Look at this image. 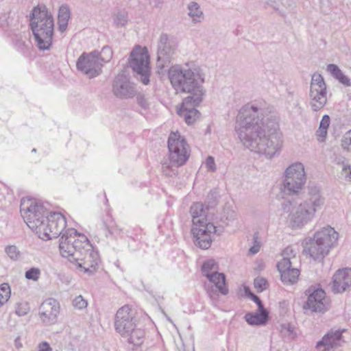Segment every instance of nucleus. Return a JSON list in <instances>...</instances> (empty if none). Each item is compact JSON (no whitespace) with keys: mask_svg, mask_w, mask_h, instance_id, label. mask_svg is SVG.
<instances>
[{"mask_svg":"<svg viewBox=\"0 0 351 351\" xmlns=\"http://www.w3.org/2000/svg\"><path fill=\"white\" fill-rule=\"evenodd\" d=\"M43 228V232H40L39 237L43 240H49L53 238H57L60 234L62 235V232L66 228V222L64 217L59 213H53L47 217Z\"/></svg>","mask_w":351,"mask_h":351,"instance_id":"nucleus-15","label":"nucleus"},{"mask_svg":"<svg viewBox=\"0 0 351 351\" xmlns=\"http://www.w3.org/2000/svg\"><path fill=\"white\" fill-rule=\"evenodd\" d=\"M19 339V338H16L15 340V346L17 348H19L22 346L21 343L18 341Z\"/></svg>","mask_w":351,"mask_h":351,"instance_id":"nucleus-52","label":"nucleus"},{"mask_svg":"<svg viewBox=\"0 0 351 351\" xmlns=\"http://www.w3.org/2000/svg\"><path fill=\"white\" fill-rule=\"evenodd\" d=\"M351 285V269H339L332 277V290L342 293Z\"/></svg>","mask_w":351,"mask_h":351,"instance_id":"nucleus-25","label":"nucleus"},{"mask_svg":"<svg viewBox=\"0 0 351 351\" xmlns=\"http://www.w3.org/2000/svg\"><path fill=\"white\" fill-rule=\"evenodd\" d=\"M21 213L25 222L29 228L39 236L43 232V225L46 221L47 211L44 206L31 199L23 198L21 202Z\"/></svg>","mask_w":351,"mask_h":351,"instance_id":"nucleus-8","label":"nucleus"},{"mask_svg":"<svg viewBox=\"0 0 351 351\" xmlns=\"http://www.w3.org/2000/svg\"><path fill=\"white\" fill-rule=\"evenodd\" d=\"M170 162L162 165V172L167 176H173L177 173L176 167L185 164L190 156V147L185 138L178 132H172L168 138Z\"/></svg>","mask_w":351,"mask_h":351,"instance_id":"nucleus-7","label":"nucleus"},{"mask_svg":"<svg viewBox=\"0 0 351 351\" xmlns=\"http://www.w3.org/2000/svg\"><path fill=\"white\" fill-rule=\"evenodd\" d=\"M30 26L36 45L40 50L50 49L53 35L54 21L51 13L45 5L34 8L29 15Z\"/></svg>","mask_w":351,"mask_h":351,"instance_id":"nucleus-4","label":"nucleus"},{"mask_svg":"<svg viewBox=\"0 0 351 351\" xmlns=\"http://www.w3.org/2000/svg\"><path fill=\"white\" fill-rule=\"evenodd\" d=\"M112 57V51L108 46H105L99 53V60L101 63L109 62Z\"/></svg>","mask_w":351,"mask_h":351,"instance_id":"nucleus-37","label":"nucleus"},{"mask_svg":"<svg viewBox=\"0 0 351 351\" xmlns=\"http://www.w3.org/2000/svg\"><path fill=\"white\" fill-rule=\"evenodd\" d=\"M254 287L258 292H262L267 289V282L262 277H257L254 279Z\"/></svg>","mask_w":351,"mask_h":351,"instance_id":"nucleus-42","label":"nucleus"},{"mask_svg":"<svg viewBox=\"0 0 351 351\" xmlns=\"http://www.w3.org/2000/svg\"><path fill=\"white\" fill-rule=\"evenodd\" d=\"M343 330H331L316 344L319 351H329L341 346Z\"/></svg>","mask_w":351,"mask_h":351,"instance_id":"nucleus-21","label":"nucleus"},{"mask_svg":"<svg viewBox=\"0 0 351 351\" xmlns=\"http://www.w3.org/2000/svg\"><path fill=\"white\" fill-rule=\"evenodd\" d=\"M32 152H36V149H32Z\"/></svg>","mask_w":351,"mask_h":351,"instance_id":"nucleus-53","label":"nucleus"},{"mask_svg":"<svg viewBox=\"0 0 351 351\" xmlns=\"http://www.w3.org/2000/svg\"><path fill=\"white\" fill-rule=\"evenodd\" d=\"M280 331L282 336L289 338H293L295 335V327L289 323L281 324Z\"/></svg>","mask_w":351,"mask_h":351,"instance_id":"nucleus-35","label":"nucleus"},{"mask_svg":"<svg viewBox=\"0 0 351 351\" xmlns=\"http://www.w3.org/2000/svg\"><path fill=\"white\" fill-rule=\"evenodd\" d=\"M341 147L343 149L351 152V130L346 132L341 140Z\"/></svg>","mask_w":351,"mask_h":351,"instance_id":"nucleus-40","label":"nucleus"},{"mask_svg":"<svg viewBox=\"0 0 351 351\" xmlns=\"http://www.w3.org/2000/svg\"><path fill=\"white\" fill-rule=\"evenodd\" d=\"M280 4L282 6V12L283 11V8H290L292 6L293 1V0H280Z\"/></svg>","mask_w":351,"mask_h":351,"instance_id":"nucleus-51","label":"nucleus"},{"mask_svg":"<svg viewBox=\"0 0 351 351\" xmlns=\"http://www.w3.org/2000/svg\"><path fill=\"white\" fill-rule=\"evenodd\" d=\"M308 195V199L300 202L293 199L282 204V209L288 213V221L293 228L301 229L311 222L316 213L325 205V197L317 186L310 187Z\"/></svg>","mask_w":351,"mask_h":351,"instance_id":"nucleus-3","label":"nucleus"},{"mask_svg":"<svg viewBox=\"0 0 351 351\" xmlns=\"http://www.w3.org/2000/svg\"><path fill=\"white\" fill-rule=\"evenodd\" d=\"M76 66L80 71L93 78L101 73L103 64L99 60V52L93 51L89 53H83L79 57Z\"/></svg>","mask_w":351,"mask_h":351,"instance_id":"nucleus-14","label":"nucleus"},{"mask_svg":"<svg viewBox=\"0 0 351 351\" xmlns=\"http://www.w3.org/2000/svg\"><path fill=\"white\" fill-rule=\"evenodd\" d=\"M206 277L210 282L213 284V286L207 291L211 299L215 298L218 295L217 292L224 295L228 294V289L226 285V277L223 273L213 271L211 274H208Z\"/></svg>","mask_w":351,"mask_h":351,"instance_id":"nucleus-22","label":"nucleus"},{"mask_svg":"<svg viewBox=\"0 0 351 351\" xmlns=\"http://www.w3.org/2000/svg\"><path fill=\"white\" fill-rule=\"evenodd\" d=\"M190 212L193 221L191 232L195 243L202 249H208L213 241V235L217 232V228L207 221L206 212L202 204H193Z\"/></svg>","mask_w":351,"mask_h":351,"instance_id":"nucleus-6","label":"nucleus"},{"mask_svg":"<svg viewBox=\"0 0 351 351\" xmlns=\"http://www.w3.org/2000/svg\"><path fill=\"white\" fill-rule=\"evenodd\" d=\"M169 78L172 87L178 93H187L185 104L198 102L206 95L204 86L205 74L200 66L194 64L176 65L169 70Z\"/></svg>","mask_w":351,"mask_h":351,"instance_id":"nucleus-2","label":"nucleus"},{"mask_svg":"<svg viewBox=\"0 0 351 351\" xmlns=\"http://www.w3.org/2000/svg\"><path fill=\"white\" fill-rule=\"evenodd\" d=\"M281 256L282 259L277 263L281 280L285 285H293L300 276L299 269L294 267L300 262L298 252L293 246H287L282 252Z\"/></svg>","mask_w":351,"mask_h":351,"instance_id":"nucleus-9","label":"nucleus"},{"mask_svg":"<svg viewBox=\"0 0 351 351\" xmlns=\"http://www.w3.org/2000/svg\"><path fill=\"white\" fill-rule=\"evenodd\" d=\"M38 351H52V348L46 341H43L38 345Z\"/></svg>","mask_w":351,"mask_h":351,"instance_id":"nucleus-49","label":"nucleus"},{"mask_svg":"<svg viewBox=\"0 0 351 351\" xmlns=\"http://www.w3.org/2000/svg\"><path fill=\"white\" fill-rule=\"evenodd\" d=\"M218 265L213 259L208 260L202 265V271L204 276L211 274L213 271H217Z\"/></svg>","mask_w":351,"mask_h":351,"instance_id":"nucleus-33","label":"nucleus"},{"mask_svg":"<svg viewBox=\"0 0 351 351\" xmlns=\"http://www.w3.org/2000/svg\"><path fill=\"white\" fill-rule=\"evenodd\" d=\"M112 93L118 98L129 99L136 95V90L126 75L119 74L112 82Z\"/></svg>","mask_w":351,"mask_h":351,"instance_id":"nucleus-18","label":"nucleus"},{"mask_svg":"<svg viewBox=\"0 0 351 351\" xmlns=\"http://www.w3.org/2000/svg\"><path fill=\"white\" fill-rule=\"evenodd\" d=\"M188 15L195 23H200L204 19L203 12L199 5L195 1H191L187 5Z\"/></svg>","mask_w":351,"mask_h":351,"instance_id":"nucleus-29","label":"nucleus"},{"mask_svg":"<svg viewBox=\"0 0 351 351\" xmlns=\"http://www.w3.org/2000/svg\"><path fill=\"white\" fill-rule=\"evenodd\" d=\"M80 254L79 258L74 259L73 262L76 263L77 267L85 272L95 270L98 263V254L93 250L88 240L80 250Z\"/></svg>","mask_w":351,"mask_h":351,"instance_id":"nucleus-17","label":"nucleus"},{"mask_svg":"<svg viewBox=\"0 0 351 351\" xmlns=\"http://www.w3.org/2000/svg\"><path fill=\"white\" fill-rule=\"evenodd\" d=\"M205 165L209 171L214 172L216 171L217 167L213 156H208L205 162Z\"/></svg>","mask_w":351,"mask_h":351,"instance_id":"nucleus-46","label":"nucleus"},{"mask_svg":"<svg viewBox=\"0 0 351 351\" xmlns=\"http://www.w3.org/2000/svg\"><path fill=\"white\" fill-rule=\"evenodd\" d=\"M236 214L232 207L229 204H225L221 213V220L227 222L233 220Z\"/></svg>","mask_w":351,"mask_h":351,"instance_id":"nucleus-34","label":"nucleus"},{"mask_svg":"<svg viewBox=\"0 0 351 351\" xmlns=\"http://www.w3.org/2000/svg\"><path fill=\"white\" fill-rule=\"evenodd\" d=\"M5 252L8 256L14 261H17L21 256V253L15 245H10L5 248Z\"/></svg>","mask_w":351,"mask_h":351,"instance_id":"nucleus-39","label":"nucleus"},{"mask_svg":"<svg viewBox=\"0 0 351 351\" xmlns=\"http://www.w3.org/2000/svg\"><path fill=\"white\" fill-rule=\"evenodd\" d=\"M269 318L268 312L248 313L245 315V319L250 325L261 326L265 325Z\"/></svg>","mask_w":351,"mask_h":351,"instance_id":"nucleus-28","label":"nucleus"},{"mask_svg":"<svg viewBox=\"0 0 351 351\" xmlns=\"http://www.w3.org/2000/svg\"><path fill=\"white\" fill-rule=\"evenodd\" d=\"M204 97L201 98V100L198 102H187L185 104V99H183L181 106L178 108V114L184 119L185 122L188 125L193 124L199 117V112L195 109L196 106H198L203 101Z\"/></svg>","mask_w":351,"mask_h":351,"instance_id":"nucleus-23","label":"nucleus"},{"mask_svg":"<svg viewBox=\"0 0 351 351\" xmlns=\"http://www.w3.org/2000/svg\"><path fill=\"white\" fill-rule=\"evenodd\" d=\"M258 234L257 233L254 234V235H253V245L249 249V253L250 254L254 255L259 252L260 248H261V243L258 241Z\"/></svg>","mask_w":351,"mask_h":351,"instance_id":"nucleus-44","label":"nucleus"},{"mask_svg":"<svg viewBox=\"0 0 351 351\" xmlns=\"http://www.w3.org/2000/svg\"><path fill=\"white\" fill-rule=\"evenodd\" d=\"M327 103V88L323 76L313 73L311 77L309 105L313 111L322 109Z\"/></svg>","mask_w":351,"mask_h":351,"instance_id":"nucleus-13","label":"nucleus"},{"mask_svg":"<svg viewBox=\"0 0 351 351\" xmlns=\"http://www.w3.org/2000/svg\"><path fill=\"white\" fill-rule=\"evenodd\" d=\"M41 275V271L38 267H32L27 270L25 273V277L26 279L37 282Z\"/></svg>","mask_w":351,"mask_h":351,"instance_id":"nucleus-36","label":"nucleus"},{"mask_svg":"<svg viewBox=\"0 0 351 351\" xmlns=\"http://www.w3.org/2000/svg\"><path fill=\"white\" fill-rule=\"evenodd\" d=\"M326 71L339 83L346 87L351 86V80L341 69L335 64H329L326 66Z\"/></svg>","mask_w":351,"mask_h":351,"instance_id":"nucleus-27","label":"nucleus"},{"mask_svg":"<svg viewBox=\"0 0 351 351\" xmlns=\"http://www.w3.org/2000/svg\"><path fill=\"white\" fill-rule=\"evenodd\" d=\"M70 15L69 8L66 5H62L59 9L58 16V29L61 32L66 29Z\"/></svg>","mask_w":351,"mask_h":351,"instance_id":"nucleus-30","label":"nucleus"},{"mask_svg":"<svg viewBox=\"0 0 351 351\" xmlns=\"http://www.w3.org/2000/svg\"><path fill=\"white\" fill-rule=\"evenodd\" d=\"M306 182L304 165L300 162L291 164L283 173L282 186L288 195H298Z\"/></svg>","mask_w":351,"mask_h":351,"instance_id":"nucleus-10","label":"nucleus"},{"mask_svg":"<svg viewBox=\"0 0 351 351\" xmlns=\"http://www.w3.org/2000/svg\"><path fill=\"white\" fill-rule=\"evenodd\" d=\"M60 304L53 298L45 300L39 308L41 321L46 325H52L57 322L60 314Z\"/></svg>","mask_w":351,"mask_h":351,"instance_id":"nucleus-19","label":"nucleus"},{"mask_svg":"<svg viewBox=\"0 0 351 351\" xmlns=\"http://www.w3.org/2000/svg\"><path fill=\"white\" fill-rule=\"evenodd\" d=\"M114 22L118 26H124L127 23V19L124 14H118L116 16Z\"/></svg>","mask_w":351,"mask_h":351,"instance_id":"nucleus-47","label":"nucleus"},{"mask_svg":"<svg viewBox=\"0 0 351 351\" xmlns=\"http://www.w3.org/2000/svg\"><path fill=\"white\" fill-rule=\"evenodd\" d=\"M137 101H138V104L144 108H145L148 106V103H147L146 99L143 95L137 96Z\"/></svg>","mask_w":351,"mask_h":351,"instance_id":"nucleus-50","label":"nucleus"},{"mask_svg":"<svg viewBox=\"0 0 351 351\" xmlns=\"http://www.w3.org/2000/svg\"><path fill=\"white\" fill-rule=\"evenodd\" d=\"M329 306L330 302L324 291L317 289L309 294L304 308L312 312L323 313L329 308Z\"/></svg>","mask_w":351,"mask_h":351,"instance_id":"nucleus-20","label":"nucleus"},{"mask_svg":"<svg viewBox=\"0 0 351 351\" xmlns=\"http://www.w3.org/2000/svg\"><path fill=\"white\" fill-rule=\"evenodd\" d=\"M267 3L276 10L282 12V6L280 0H270Z\"/></svg>","mask_w":351,"mask_h":351,"instance_id":"nucleus-48","label":"nucleus"},{"mask_svg":"<svg viewBox=\"0 0 351 351\" xmlns=\"http://www.w3.org/2000/svg\"><path fill=\"white\" fill-rule=\"evenodd\" d=\"M330 117L327 114L323 116L321 122L319 123V127L318 130L317 131V135L318 138V141L320 142L324 141L325 137L327 135V130L330 125Z\"/></svg>","mask_w":351,"mask_h":351,"instance_id":"nucleus-31","label":"nucleus"},{"mask_svg":"<svg viewBox=\"0 0 351 351\" xmlns=\"http://www.w3.org/2000/svg\"><path fill=\"white\" fill-rule=\"evenodd\" d=\"M87 305V301L81 295L76 296L73 300V306L77 309H84L86 308Z\"/></svg>","mask_w":351,"mask_h":351,"instance_id":"nucleus-41","label":"nucleus"},{"mask_svg":"<svg viewBox=\"0 0 351 351\" xmlns=\"http://www.w3.org/2000/svg\"><path fill=\"white\" fill-rule=\"evenodd\" d=\"M338 164H341V174L345 177L346 180L351 182V165L345 163L343 158L338 160Z\"/></svg>","mask_w":351,"mask_h":351,"instance_id":"nucleus-38","label":"nucleus"},{"mask_svg":"<svg viewBox=\"0 0 351 351\" xmlns=\"http://www.w3.org/2000/svg\"><path fill=\"white\" fill-rule=\"evenodd\" d=\"M338 233L330 226L324 227L314 234L313 238L319 245H323L328 251L337 242Z\"/></svg>","mask_w":351,"mask_h":351,"instance_id":"nucleus-24","label":"nucleus"},{"mask_svg":"<svg viewBox=\"0 0 351 351\" xmlns=\"http://www.w3.org/2000/svg\"><path fill=\"white\" fill-rule=\"evenodd\" d=\"M88 241L85 235L77 234L75 229L66 230L60 239L59 248L63 257L67 258L71 262L80 257V250Z\"/></svg>","mask_w":351,"mask_h":351,"instance_id":"nucleus-11","label":"nucleus"},{"mask_svg":"<svg viewBox=\"0 0 351 351\" xmlns=\"http://www.w3.org/2000/svg\"><path fill=\"white\" fill-rule=\"evenodd\" d=\"M176 48L177 43L173 38H169L167 34H162L158 45L157 66L160 69L166 66L175 54Z\"/></svg>","mask_w":351,"mask_h":351,"instance_id":"nucleus-16","label":"nucleus"},{"mask_svg":"<svg viewBox=\"0 0 351 351\" xmlns=\"http://www.w3.org/2000/svg\"><path fill=\"white\" fill-rule=\"evenodd\" d=\"M11 290L8 283L0 285V308L5 304L10 298Z\"/></svg>","mask_w":351,"mask_h":351,"instance_id":"nucleus-32","label":"nucleus"},{"mask_svg":"<svg viewBox=\"0 0 351 351\" xmlns=\"http://www.w3.org/2000/svg\"><path fill=\"white\" fill-rule=\"evenodd\" d=\"M248 292H249V296L257 304L258 311H259V312H268L264 308V306H263L261 300H260V298L257 295H256L254 293H251L248 288H245V293H247Z\"/></svg>","mask_w":351,"mask_h":351,"instance_id":"nucleus-43","label":"nucleus"},{"mask_svg":"<svg viewBox=\"0 0 351 351\" xmlns=\"http://www.w3.org/2000/svg\"><path fill=\"white\" fill-rule=\"evenodd\" d=\"M236 131L247 148L271 159L283 146V134L278 118L258 105L247 104L237 117Z\"/></svg>","mask_w":351,"mask_h":351,"instance_id":"nucleus-1","label":"nucleus"},{"mask_svg":"<svg viewBox=\"0 0 351 351\" xmlns=\"http://www.w3.org/2000/svg\"><path fill=\"white\" fill-rule=\"evenodd\" d=\"M218 194L215 191H210L207 197L208 206L214 207L218 202Z\"/></svg>","mask_w":351,"mask_h":351,"instance_id":"nucleus-45","label":"nucleus"},{"mask_svg":"<svg viewBox=\"0 0 351 351\" xmlns=\"http://www.w3.org/2000/svg\"><path fill=\"white\" fill-rule=\"evenodd\" d=\"M114 328L117 332L126 338L128 342L131 344L140 346L143 342L145 332L137 327L135 313L128 304L123 306L117 311Z\"/></svg>","mask_w":351,"mask_h":351,"instance_id":"nucleus-5","label":"nucleus"},{"mask_svg":"<svg viewBox=\"0 0 351 351\" xmlns=\"http://www.w3.org/2000/svg\"><path fill=\"white\" fill-rule=\"evenodd\" d=\"M130 66L137 75V78L145 84L149 82L150 66L149 56L145 48L138 46L130 54Z\"/></svg>","mask_w":351,"mask_h":351,"instance_id":"nucleus-12","label":"nucleus"},{"mask_svg":"<svg viewBox=\"0 0 351 351\" xmlns=\"http://www.w3.org/2000/svg\"><path fill=\"white\" fill-rule=\"evenodd\" d=\"M304 252L309 254L314 260L322 259L329 252L323 245L316 242L314 238H309L305 240Z\"/></svg>","mask_w":351,"mask_h":351,"instance_id":"nucleus-26","label":"nucleus"}]
</instances>
